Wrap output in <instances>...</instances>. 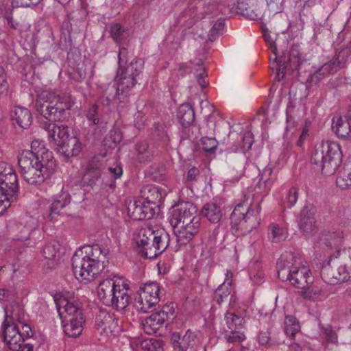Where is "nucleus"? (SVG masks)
<instances>
[{
    "mask_svg": "<svg viewBox=\"0 0 351 351\" xmlns=\"http://www.w3.org/2000/svg\"><path fill=\"white\" fill-rule=\"evenodd\" d=\"M1 328L3 335V341L5 346L10 350H15L21 348V345L24 343L23 336L21 335L20 327L18 324H8L6 322H2Z\"/></svg>",
    "mask_w": 351,
    "mask_h": 351,
    "instance_id": "obj_14",
    "label": "nucleus"
},
{
    "mask_svg": "<svg viewBox=\"0 0 351 351\" xmlns=\"http://www.w3.org/2000/svg\"><path fill=\"white\" fill-rule=\"evenodd\" d=\"M12 119L23 129L28 128L32 123L31 112L26 108L14 106L11 111Z\"/></svg>",
    "mask_w": 351,
    "mask_h": 351,
    "instance_id": "obj_25",
    "label": "nucleus"
},
{
    "mask_svg": "<svg viewBox=\"0 0 351 351\" xmlns=\"http://www.w3.org/2000/svg\"><path fill=\"white\" fill-rule=\"evenodd\" d=\"M71 202V195L66 191H61L56 195L51 202L49 217L53 221L56 217L60 215L62 210Z\"/></svg>",
    "mask_w": 351,
    "mask_h": 351,
    "instance_id": "obj_21",
    "label": "nucleus"
},
{
    "mask_svg": "<svg viewBox=\"0 0 351 351\" xmlns=\"http://www.w3.org/2000/svg\"><path fill=\"white\" fill-rule=\"evenodd\" d=\"M298 198V189L296 187H291L287 195V207L291 208L297 202Z\"/></svg>",
    "mask_w": 351,
    "mask_h": 351,
    "instance_id": "obj_58",
    "label": "nucleus"
},
{
    "mask_svg": "<svg viewBox=\"0 0 351 351\" xmlns=\"http://www.w3.org/2000/svg\"><path fill=\"white\" fill-rule=\"evenodd\" d=\"M17 176L12 166L0 162V194L10 198H16L19 192Z\"/></svg>",
    "mask_w": 351,
    "mask_h": 351,
    "instance_id": "obj_11",
    "label": "nucleus"
},
{
    "mask_svg": "<svg viewBox=\"0 0 351 351\" xmlns=\"http://www.w3.org/2000/svg\"><path fill=\"white\" fill-rule=\"evenodd\" d=\"M250 204L244 201L242 204L237 205L230 215V221L232 224L237 226L247 221L251 213Z\"/></svg>",
    "mask_w": 351,
    "mask_h": 351,
    "instance_id": "obj_26",
    "label": "nucleus"
},
{
    "mask_svg": "<svg viewBox=\"0 0 351 351\" xmlns=\"http://www.w3.org/2000/svg\"><path fill=\"white\" fill-rule=\"evenodd\" d=\"M22 152H31L36 156L42 158L43 160H55L52 152L46 149L43 143L38 140L32 142L30 150H25Z\"/></svg>",
    "mask_w": 351,
    "mask_h": 351,
    "instance_id": "obj_32",
    "label": "nucleus"
},
{
    "mask_svg": "<svg viewBox=\"0 0 351 351\" xmlns=\"http://www.w3.org/2000/svg\"><path fill=\"white\" fill-rule=\"evenodd\" d=\"M202 215L211 223H217L222 217L219 206L215 203H207L202 208Z\"/></svg>",
    "mask_w": 351,
    "mask_h": 351,
    "instance_id": "obj_37",
    "label": "nucleus"
},
{
    "mask_svg": "<svg viewBox=\"0 0 351 351\" xmlns=\"http://www.w3.org/2000/svg\"><path fill=\"white\" fill-rule=\"evenodd\" d=\"M254 135L253 134L248 131L246 132L243 136L242 139V145H241V149L245 152L247 151H249L253 143H254Z\"/></svg>",
    "mask_w": 351,
    "mask_h": 351,
    "instance_id": "obj_59",
    "label": "nucleus"
},
{
    "mask_svg": "<svg viewBox=\"0 0 351 351\" xmlns=\"http://www.w3.org/2000/svg\"><path fill=\"white\" fill-rule=\"evenodd\" d=\"M136 159L140 162H147L151 160L152 154L149 149L146 142H140L136 145Z\"/></svg>",
    "mask_w": 351,
    "mask_h": 351,
    "instance_id": "obj_46",
    "label": "nucleus"
},
{
    "mask_svg": "<svg viewBox=\"0 0 351 351\" xmlns=\"http://www.w3.org/2000/svg\"><path fill=\"white\" fill-rule=\"evenodd\" d=\"M141 200H135L130 202L128 206V213L131 219L135 221L145 220V216L143 214Z\"/></svg>",
    "mask_w": 351,
    "mask_h": 351,
    "instance_id": "obj_43",
    "label": "nucleus"
},
{
    "mask_svg": "<svg viewBox=\"0 0 351 351\" xmlns=\"http://www.w3.org/2000/svg\"><path fill=\"white\" fill-rule=\"evenodd\" d=\"M177 116L180 124L184 128H187L195 119V112L190 104H182L178 108Z\"/></svg>",
    "mask_w": 351,
    "mask_h": 351,
    "instance_id": "obj_29",
    "label": "nucleus"
},
{
    "mask_svg": "<svg viewBox=\"0 0 351 351\" xmlns=\"http://www.w3.org/2000/svg\"><path fill=\"white\" fill-rule=\"evenodd\" d=\"M27 166L26 169L19 171L21 176L29 184L38 185L43 184L55 172L56 163V160H43V164L34 168L30 169V166Z\"/></svg>",
    "mask_w": 351,
    "mask_h": 351,
    "instance_id": "obj_9",
    "label": "nucleus"
},
{
    "mask_svg": "<svg viewBox=\"0 0 351 351\" xmlns=\"http://www.w3.org/2000/svg\"><path fill=\"white\" fill-rule=\"evenodd\" d=\"M141 256L153 259L168 247L169 236L164 229H154L145 225L138 229L134 238Z\"/></svg>",
    "mask_w": 351,
    "mask_h": 351,
    "instance_id": "obj_3",
    "label": "nucleus"
},
{
    "mask_svg": "<svg viewBox=\"0 0 351 351\" xmlns=\"http://www.w3.org/2000/svg\"><path fill=\"white\" fill-rule=\"evenodd\" d=\"M341 232H328L324 233L319 238V244L325 245L328 250L337 247L341 242Z\"/></svg>",
    "mask_w": 351,
    "mask_h": 351,
    "instance_id": "obj_38",
    "label": "nucleus"
},
{
    "mask_svg": "<svg viewBox=\"0 0 351 351\" xmlns=\"http://www.w3.org/2000/svg\"><path fill=\"white\" fill-rule=\"evenodd\" d=\"M43 164L42 158H39L32 153L21 152L18 156V165L20 170L26 169L29 165V168H34L37 165Z\"/></svg>",
    "mask_w": 351,
    "mask_h": 351,
    "instance_id": "obj_31",
    "label": "nucleus"
},
{
    "mask_svg": "<svg viewBox=\"0 0 351 351\" xmlns=\"http://www.w3.org/2000/svg\"><path fill=\"white\" fill-rule=\"evenodd\" d=\"M21 330V336H23V339H29L34 335V332L32 330L30 326L27 324H25L24 322L19 324Z\"/></svg>",
    "mask_w": 351,
    "mask_h": 351,
    "instance_id": "obj_63",
    "label": "nucleus"
},
{
    "mask_svg": "<svg viewBox=\"0 0 351 351\" xmlns=\"http://www.w3.org/2000/svg\"><path fill=\"white\" fill-rule=\"evenodd\" d=\"M225 23H213L212 27H210L208 33V37L211 42L216 40L217 37L224 29Z\"/></svg>",
    "mask_w": 351,
    "mask_h": 351,
    "instance_id": "obj_57",
    "label": "nucleus"
},
{
    "mask_svg": "<svg viewBox=\"0 0 351 351\" xmlns=\"http://www.w3.org/2000/svg\"><path fill=\"white\" fill-rule=\"evenodd\" d=\"M173 313L169 306H165L161 310L152 313L142 322L144 331L149 335L156 333L173 316Z\"/></svg>",
    "mask_w": 351,
    "mask_h": 351,
    "instance_id": "obj_12",
    "label": "nucleus"
},
{
    "mask_svg": "<svg viewBox=\"0 0 351 351\" xmlns=\"http://www.w3.org/2000/svg\"><path fill=\"white\" fill-rule=\"evenodd\" d=\"M261 29L263 33V36L265 42L269 45L272 53H276L277 51L276 45V36L280 34V32H273L271 28H268L265 25H262Z\"/></svg>",
    "mask_w": 351,
    "mask_h": 351,
    "instance_id": "obj_44",
    "label": "nucleus"
},
{
    "mask_svg": "<svg viewBox=\"0 0 351 351\" xmlns=\"http://www.w3.org/2000/svg\"><path fill=\"white\" fill-rule=\"evenodd\" d=\"M57 308L62 319L65 334L73 338L80 336L84 330L85 319L80 302L64 298L57 303Z\"/></svg>",
    "mask_w": 351,
    "mask_h": 351,
    "instance_id": "obj_4",
    "label": "nucleus"
},
{
    "mask_svg": "<svg viewBox=\"0 0 351 351\" xmlns=\"http://www.w3.org/2000/svg\"><path fill=\"white\" fill-rule=\"evenodd\" d=\"M200 220L197 209L191 202H180L171 209L169 221L174 229L179 245H186L198 233Z\"/></svg>",
    "mask_w": 351,
    "mask_h": 351,
    "instance_id": "obj_1",
    "label": "nucleus"
},
{
    "mask_svg": "<svg viewBox=\"0 0 351 351\" xmlns=\"http://www.w3.org/2000/svg\"><path fill=\"white\" fill-rule=\"evenodd\" d=\"M86 117L88 121L94 125L99 124L98 106L96 104H92L89 106L86 112Z\"/></svg>",
    "mask_w": 351,
    "mask_h": 351,
    "instance_id": "obj_54",
    "label": "nucleus"
},
{
    "mask_svg": "<svg viewBox=\"0 0 351 351\" xmlns=\"http://www.w3.org/2000/svg\"><path fill=\"white\" fill-rule=\"evenodd\" d=\"M102 167L103 163L97 158H95L90 160L81 180L82 185L95 186L103 173L102 184L114 190L116 188V180L120 178L123 174L122 168L116 165L114 167H108L105 171L102 172Z\"/></svg>",
    "mask_w": 351,
    "mask_h": 351,
    "instance_id": "obj_6",
    "label": "nucleus"
},
{
    "mask_svg": "<svg viewBox=\"0 0 351 351\" xmlns=\"http://www.w3.org/2000/svg\"><path fill=\"white\" fill-rule=\"evenodd\" d=\"M300 324L295 317L292 315L285 317V332L287 336L293 337L300 330Z\"/></svg>",
    "mask_w": 351,
    "mask_h": 351,
    "instance_id": "obj_47",
    "label": "nucleus"
},
{
    "mask_svg": "<svg viewBox=\"0 0 351 351\" xmlns=\"http://www.w3.org/2000/svg\"><path fill=\"white\" fill-rule=\"evenodd\" d=\"M5 318L3 322L8 324H18L24 322V312L19 305L12 306L11 311L8 308H4Z\"/></svg>",
    "mask_w": 351,
    "mask_h": 351,
    "instance_id": "obj_35",
    "label": "nucleus"
},
{
    "mask_svg": "<svg viewBox=\"0 0 351 351\" xmlns=\"http://www.w3.org/2000/svg\"><path fill=\"white\" fill-rule=\"evenodd\" d=\"M16 198H10L8 195H1L0 194V215L11 206V203L14 202Z\"/></svg>",
    "mask_w": 351,
    "mask_h": 351,
    "instance_id": "obj_61",
    "label": "nucleus"
},
{
    "mask_svg": "<svg viewBox=\"0 0 351 351\" xmlns=\"http://www.w3.org/2000/svg\"><path fill=\"white\" fill-rule=\"evenodd\" d=\"M275 176L273 175L272 169L269 167H266L260 175L259 182H263L266 189H270L274 180Z\"/></svg>",
    "mask_w": 351,
    "mask_h": 351,
    "instance_id": "obj_51",
    "label": "nucleus"
},
{
    "mask_svg": "<svg viewBox=\"0 0 351 351\" xmlns=\"http://www.w3.org/2000/svg\"><path fill=\"white\" fill-rule=\"evenodd\" d=\"M299 293L304 299L311 301H319L324 297L322 289L315 285H309L307 288L302 289Z\"/></svg>",
    "mask_w": 351,
    "mask_h": 351,
    "instance_id": "obj_39",
    "label": "nucleus"
},
{
    "mask_svg": "<svg viewBox=\"0 0 351 351\" xmlns=\"http://www.w3.org/2000/svg\"><path fill=\"white\" fill-rule=\"evenodd\" d=\"M320 274L323 281L328 285H336L348 281L346 276L343 275V272H341L339 267L334 268L330 264L322 267Z\"/></svg>",
    "mask_w": 351,
    "mask_h": 351,
    "instance_id": "obj_24",
    "label": "nucleus"
},
{
    "mask_svg": "<svg viewBox=\"0 0 351 351\" xmlns=\"http://www.w3.org/2000/svg\"><path fill=\"white\" fill-rule=\"evenodd\" d=\"M155 134L164 144L169 143L170 141L169 136V129L165 124H155Z\"/></svg>",
    "mask_w": 351,
    "mask_h": 351,
    "instance_id": "obj_53",
    "label": "nucleus"
},
{
    "mask_svg": "<svg viewBox=\"0 0 351 351\" xmlns=\"http://www.w3.org/2000/svg\"><path fill=\"white\" fill-rule=\"evenodd\" d=\"M138 292L145 294L154 302L158 303L160 301V287L156 282H147L141 287Z\"/></svg>",
    "mask_w": 351,
    "mask_h": 351,
    "instance_id": "obj_40",
    "label": "nucleus"
},
{
    "mask_svg": "<svg viewBox=\"0 0 351 351\" xmlns=\"http://www.w3.org/2000/svg\"><path fill=\"white\" fill-rule=\"evenodd\" d=\"M201 144L204 152H211L217 148L218 142L215 138L205 136L201 138Z\"/></svg>",
    "mask_w": 351,
    "mask_h": 351,
    "instance_id": "obj_55",
    "label": "nucleus"
},
{
    "mask_svg": "<svg viewBox=\"0 0 351 351\" xmlns=\"http://www.w3.org/2000/svg\"><path fill=\"white\" fill-rule=\"evenodd\" d=\"M143 63L141 60H133L125 68H119L118 71V84L116 96L120 104H127L128 101V92L137 82L136 77L141 73Z\"/></svg>",
    "mask_w": 351,
    "mask_h": 351,
    "instance_id": "obj_7",
    "label": "nucleus"
},
{
    "mask_svg": "<svg viewBox=\"0 0 351 351\" xmlns=\"http://www.w3.org/2000/svg\"><path fill=\"white\" fill-rule=\"evenodd\" d=\"M121 283V281L110 278H106L102 280L97 287V295L99 299L104 304L107 306L110 302L111 298L114 295L115 291L118 289V285Z\"/></svg>",
    "mask_w": 351,
    "mask_h": 351,
    "instance_id": "obj_18",
    "label": "nucleus"
},
{
    "mask_svg": "<svg viewBox=\"0 0 351 351\" xmlns=\"http://www.w3.org/2000/svg\"><path fill=\"white\" fill-rule=\"evenodd\" d=\"M50 134L49 141L50 143H53L54 146L58 147L61 144V141H66L71 136L69 134L68 127L64 125L53 126Z\"/></svg>",
    "mask_w": 351,
    "mask_h": 351,
    "instance_id": "obj_34",
    "label": "nucleus"
},
{
    "mask_svg": "<svg viewBox=\"0 0 351 351\" xmlns=\"http://www.w3.org/2000/svg\"><path fill=\"white\" fill-rule=\"evenodd\" d=\"M71 261L73 274L81 282L93 280L104 269L76 253L72 257Z\"/></svg>",
    "mask_w": 351,
    "mask_h": 351,
    "instance_id": "obj_10",
    "label": "nucleus"
},
{
    "mask_svg": "<svg viewBox=\"0 0 351 351\" xmlns=\"http://www.w3.org/2000/svg\"><path fill=\"white\" fill-rule=\"evenodd\" d=\"M341 152L339 145L334 142L324 143L317 147L311 158L315 170L329 176L334 173L341 160Z\"/></svg>",
    "mask_w": 351,
    "mask_h": 351,
    "instance_id": "obj_5",
    "label": "nucleus"
},
{
    "mask_svg": "<svg viewBox=\"0 0 351 351\" xmlns=\"http://www.w3.org/2000/svg\"><path fill=\"white\" fill-rule=\"evenodd\" d=\"M40 0H12V4L14 7H29L37 5Z\"/></svg>",
    "mask_w": 351,
    "mask_h": 351,
    "instance_id": "obj_64",
    "label": "nucleus"
},
{
    "mask_svg": "<svg viewBox=\"0 0 351 351\" xmlns=\"http://www.w3.org/2000/svg\"><path fill=\"white\" fill-rule=\"evenodd\" d=\"M157 207V206L147 204L146 202L141 200L142 211H143V214L145 216L146 219H150L154 216L155 209Z\"/></svg>",
    "mask_w": 351,
    "mask_h": 351,
    "instance_id": "obj_60",
    "label": "nucleus"
},
{
    "mask_svg": "<svg viewBox=\"0 0 351 351\" xmlns=\"http://www.w3.org/2000/svg\"><path fill=\"white\" fill-rule=\"evenodd\" d=\"M110 33L113 39L118 42L123 38L125 29L121 26V23H112L110 27Z\"/></svg>",
    "mask_w": 351,
    "mask_h": 351,
    "instance_id": "obj_56",
    "label": "nucleus"
},
{
    "mask_svg": "<svg viewBox=\"0 0 351 351\" xmlns=\"http://www.w3.org/2000/svg\"><path fill=\"white\" fill-rule=\"evenodd\" d=\"M96 326L100 332L106 335L118 332L117 321L108 313H101L96 317Z\"/></svg>",
    "mask_w": 351,
    "mask_h": 351,
    "instance_id": "obj_22",
    "label": "nucleus"
},
{
    "mask_svg": "<svg viewBox=\"0 0 351 351\" xmlns=\"http://www.w3.org/2000/svg\"><path fill=\"white\" fill-rule=\"evenodd\" d=\"M273 54L274 58L270 57V69L276 71V77L278 78V80L280 81L284 77L287 70L290 69L289 66L287 62V56L285 53H282L280 60H278L277 56V51L276 53H273Z\"/></svg>",
    "mask_w": 351,
    "mask_h": 351,
    "instance_id": "obj_28",
    "label": "nucleus"
},
{
    "mask_svg": "<svg viewBox=\"0 0 351 351\" xmlns=\"http://www.w3.org/2000/svg\"><path fill=\"white\" fill-rule=\"evenodd\" d=\"M162 194L158 186L152 184L143 186L140 191V199L146 202L147 204H153L157 206L162 203Z\"/></svg>",
    "mask_w": 351,
    "mask_h": 351,
    "instance_id": "obj_19",
    "label": "nucleus"
},
{
    "mask_svg": "<svg viewBox=\"0 0 351 351\" xmlns=\"http://www.w3.org/2000/svg\"><path fill=\"white\" fill-rule=\"evenodd\" d=\"M287 62L291 71L296 69L301 64V54L298 45H292L289 57H287Z\"/></svg>",
    "mask_w": 351,
    "mask_h": 351,
    "instance_id": "obj_42",
    "label": "nucleus"
},
{
    "mask_svg": "<svg viewBox=\"0 0 351 351\" xmlns=\"http://www.w3.org/2000/svg\"><path fill=\"white\" fill-rule=\"evenodd\" d=\"M340 68L337 66L335 60L328 62L324 64L321 69L316 71L312 76V81L319 80V75H324L326 73H332L337 72Z\"/></svg>",
    "mask_w": 351,
    "mask_h": 351,
    "instance_id": "obj_48",
    "label": "nucleus"
},
{
    "mask_svg": "<svg viewBox=\"0 0 351 351\" xmlns=\"http://www.w3.org/2000/svg\"><path fill=\"white\" fill-rule=\"evenodd\" d=\"M75 104L70 93L57 94L43 91L36 99L35 108L42 117L51 121H62L69 117V111Z\"/></svg>",
    "mask_w": 351,
    "mask_h": 351,
    "instance_id": "obj_2",
    "label": "nucleus"
},
{
    "mask_svg": "<svg viewBox=\"0 0 351 351\" xmlns=\"http://www.w3.org/2000/svg\"><path fill=\"white\" fill-rule=\"evenodd\" d=\"M230 293V287L220 285L215 291L214 300L220 305L228 298Z\"/></svg>",
    "mask_w": 351,
    "mask_h": 351,
    "instance_id": "obj_49",
    "label": "nucleus"
},
{
    "mask_svg": "<svg viewBox=\"0 0 351 351\" xmlns=\"http://www.w3.org/2000/svg\"><path fill=\"white\" fill-rule=\"evenodd\" d=\"M157 304L149 300L145 294L138 292L135 296L133 306L138 312L146 313L152 311Z\"/></svg>",
    "mask_w": 351,
    "mask_h": 351,
    "instance_id": "obj_30",
    "label": "nucleus"
},
{
    "mask_svg": "<svg viewBox=\"0 0 351 351\" xmlns=\"http://www.w3.org/2000/svg\"><path fill=\"white\" fill-rule=\"evenodd\" d=\"M267 235L271 243H280L287 238L288 232L283 226L272 223L268 226Z\"/></svg>",
    "mask_w": 351,
    "mask_h": 351,
    "instance_id": "obj_33",
    "label": "nucleus"
},
{
    "mask_svg": "<svg viewBox=\"0 0 351 351\" xmlns=\"http://www.w3.org/2000/svg\"><path fill=\"white\" fill-rule=\"evenodd\" d=\"M332 130L341 138L351 136V117H334L332 121Z\"/></svg>",
    "mask_w": 351,
    "mask_h": 351,
    "instance_id": "obj_23",
    "label": "nucleus"
},
{
    "mask_svg": "<svg viewBox=\"0 0 351 351\" xmlns=\"http://www.w3.org/2000/svg\"><path fill=\"white\" fill-rule=\"evenodd\" d=\"M315 208L305 206L300 213L298 217V224L300 230L305 237L313 235L317 229L315 217Z\"/></svg>",
    "mask_w": 351,
    "mask_h": 351,
    "instance_id": "obj_13",
    "label": "nucleus"
},
{
    "mask_svg": "<svg viewBox=\"0 0 351 351\" xmlns=\"http://www.w3.org/2000/svg\"><path fill=\"white\" fill-rule=\"evenodd\" d=\"M173 348L177 351H193L197 343L196 334L188 330L182 335L173 332L170 337Z\"/></svg>",
    "mask_w": 351,
    "mask_h": 351,
    "instance_id": "obj_15",
    "label": "nucleus"
},
{
    "mask_svg": "<svg viewBox=\"0 0 351 351\" xmlns=\"http://www.w3.org/2000/svg\"><path fill=\"white\" fill-rule=\"evenodd\" d=\"M84 250L85 254L83 258L104 269L105 263L108 262V250L102 248L99 245H87L84 247Z\"/></svg>",
    "mask_w": 351,
    "mask_h": 351,
    "instance_id": "obj_17",
    "label": "nucleus"
},
{
    "mask_svg": "<svg viewBox=\"0 0 351 351\" xmlns=\"http://www.w3.org/2000/svg\"><path fill=\"white\" fill-rule=\"evenodd\" d=\"M278 278L282 281L289 280L298 289H305L313 282V276L311 270L306 266L289 265V263L280 261L277 263Z\"/></svg>",
    "mask_w": 351,
    "mask_h": 351,
    "instance_id": "obj_8",
    "label": "nucleus"
},
{
    "mask_svg": "<svg viewBox=\"0 0 351 351\" xmlns=\"http://www.w3.org/2000/svg\"><path fill=\"white\" fill-rule=\"evenodd\" d=\"M201 104H202V105L204 104L209 109L210 114L207 116V118H206L207 127L208 128L206 133H210L215 130V126H216V124H215L216 117L214 114L215 107L207 101H202Z\"/></svg>",
    "mask_w": 351,
    "mask_h": 351,
    "instance_id": "obj_52",
    "label": "nucleus"
},
{
    "mask_svg": "<svg viewBox=\"0 0 351 351\" xmlns=\"http://www.w3.org/2000/svg\"><path fill=\"white\" fill-rule=\"evenodd\" d=\"M117 287V291L107 306L121 311L124 310L130 302V295L128 293L129 285L121 282Z\"/></svg>",
    "mask_w": 351,
    "mask_h": 351,
    "instance_id": "obj_16",
    "label": "nucleus"
},
{
    "mask_svg": "<svg viewBox=\"0 0 351 351\" xmlns=\"http://www.w3.org/2000/svg\"><path fill=\"white\" fill-rule=\"evenodd\" d=\"M337 187L347 189L351 186V159L347 161L336 179Z\"/></svg>",
    "mask_w": 351,
    "mask_h": 351,
    "instance_id": "obj_36",
    "label": "nucleus"
},
{
    "mask_svg": "<svg viewBox=\"0 0 351 351\" xmlns=\"http://www.w3.org/2000/svg\"><path fill=\"white\" fill-rule=\"evenodd\" d=\"M225 322L226 327L223 326V330H234V329L240 330L245 322V319L242 316L237 315L234 313L227 312L225 314Z\"/></svg>",
    "mask_w": 351,
    "mask_h": 351,
    "instance_id": "obj_41",
    "label": "nucleus"
},
{
    "mask_svg": "<svg viewBox=\"0 0 351 351\" xmlns=\"http://www.w3.org/2000/svg\"><path fill=\"white\" fill-rule=\"evenodd\" d=\"M141 347L143 351H163L162 342L154 339L143 341Z\"/></svg>",
    "mask_w": 351,
    "mask_h": 351,
    "instance_id": "obj_50",
    "label": "nucleus"
},
{
    "mask_svg": "<svg viewBox=\"0 0 351 351\" xmlns=\"http://www.w3.org/2000/svg\"><path fill=\"white\" fill-rule=\"evenodd\" d=\"M55 148L64 158H69L81 152L82 144L76 136H71L66 141H61V144Z\"/></svg>",
    "mask_w": 351,
    "mask_h": 351,
    "instance_id": "obj_20",
    "label": "nucleus"
},
{
    "mask_svg": "<svg viewBox=\"0 0 351 351\" xmlns=\"http://www.w3.org/2000/svg\"><path fill=\"white\" fill-rule=\"evenodd\" d=\"M223 335L224 340L228 343H240L245 339V335L240 330L224 329Z\"/></svg>",
    "mask_w": 351,
    "mask_h": 351,
    "instance_id": "obj_45",
    "label": "nucleus"
},
{
    "mask_svg": "<svg viewBox=\"0 0 351 351\" xmlns=\"http://www.w3.org/2000/svg\"><path fill=\"white\" fill-rule=\"evenodd\" d=\"M337 256L339 267L343 275L346 276L348 280L351 279V247L344 249L341 251L338 250Z\"/></svg>",
    "mask_w": 351,
    "mask_h": 351,
    "instance_id": "obj_27",
    "label": "nucleus"
},
{
    "mask_svg": "<svg viewBox=\"0 0 351 351\" xmlns=\"http://www.w3.org/2000/svg\"><path fill=\"white\" fill-rule=\"evenodd\" d=\"M57 250L54 245H47L45 246L43 250V256L45 259L53 260L56 258L57 254Z\"/></svg>",
    "mask_w": 351,
    "mask_h": 351,
    "instance_id": "obj_62",
    "label": "nucleus"
}]
</instances>
